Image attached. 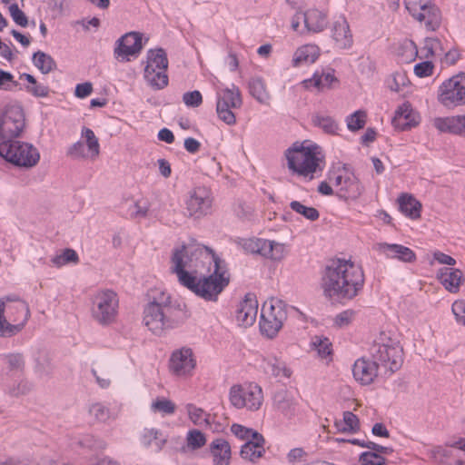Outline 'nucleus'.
Instances as JSON below:
<instances>
[{"label":"nucleus","instance_id":"nucleus-1","mask_svg":"<svg viewBox=\"0 0 465 465\" xmlns=\"http://www.w3.org/2000/svg\"><path fill=\"white\" fill-rule=\"evenodd\" d=\"M171 262L180 284L205 301L216 302L229 283L222 260L211 248L196 242L174 248Z\"/></svg>","mask_w":465,"mask_h":465},{"label":"nucleus","instance_id":"nucleus-2","mask_svg":"<svg viewBox=\"0 0 465 465\" xmlns=\"http://www.w3.org/2000/svg\"><path fill=\"white\" fill-rule=\"evenodd\" d=\"M364 272L350 260L337 259L326 267L322 277L324 295L334 301H351L363 289Z\"/></svg>","mask_w":465,"mask_h":465},{"label":"nucleus","instance_id":"nucleus-3","mask_svg":"<svg viewBox=\"0 0 465 465\" xmlns=\"http://www.w3.org/2000/svg\"><path fill=\"white\" fill-rule=\"evenodd\" d=\"M143 322L157 336L178 327L181 322L180 311L171 303L170 296L162 292L143 308Z\"/></svg>","mask_w":465,"mask_h":465},{"label":"nucleus","instance_id":"nucleus-4","mask_svg":"<svg viewBox=\"0 0 465 465\" xmlns=\"http://www.w3.org/2000/svg\"><path fill=\"white\" fill-rule=\"evenodd\" d=\"M288 168L304 178L313 179L325 166L322 147L316 143L305 146L295 143L285 153Z\"/></svg>","mask_w":465,"mask_h":465},{"label":"nucleus","instance_id":"nucleus-5","mask_svg":"<svg viewBox=\"0 0 465 465\" xmlns=\"http://www.w3.org/2000/svg\"><path fill=\"white\" fill-rule=\"evenodd\" d=\"M370 355L378 366L394 372L403 362L402 348L398 340L391 338L386 332H381L374 340L370 349Z\"/></svg>","mask_w":465,"mask_h":465},{"label":"nucleus","instance_id":"nucleus-6","mask_svg":"<svg viewBox=\"0 0 465 465\" xmlns=\"http://www.w3.org/2000/svg\"><path fill=\"white\" fill-rule=\"evenodd\" d=\"M30 317L26 302L16 300L15 303L5 306L0 299V336L11 337L19 332Z\"/></svg>","mask_w":465,"mask_h":465},{"label":"nucleus","instance_id":"nucleus-7","mask_svg":"<svg viewBox=\"0 0 465 465\" xmlns=\"http://www.w3.org/2000/svg\"><path fill=\"white\" fill-rule=\"evenodd\" d=\"M0 156L15 166L25 168L36 165L40 159V153L33 144L17 139L0 143Z\"/></svg>","mask_w":465,"mask_h":465},{"label":"nucleus","instance_id":"nucleus-8","mask_svg":"<svg viewBox=\"0 0 465 465\" xmlns=\"http://www.w3.org/2000/svg\"><path fill=\"white\" fill-rule=\"evenodd\" d=\"M287 319L286 304L277 299L266 301L261 310V331L269 338H273Z\"/></svg>","mask_w":465,"mask_h":465},{"label":"nucleus","instance_id":"nucleus-9","mask_svg":"<svg viewBox=\"0 0 465 465\" xmlns=\"http://www.w3.org/2000/svg\"><path fill=\"white\" fill-rule=\"evenodd\" d=\"M118 304L116 292L112 290L99 291L92 297V316L101 325H108L116 318Z\"/></svg>","mask_w":465,"mask_h":465},{"label":"nucleus","instance_id":"nucleus-10","mask_svg":"<svg viewBox=\"0 0 465 465\" xmlns=\"http://www.w3.org/2000/svg\"><path fill=\"white\" fill-rule=\"evenodd\" d=\"M25 125V114L19 105H7L0 114V143H11L20 137Z\"/></svg>","mask_w":465,"mask_h":465},{"label":"nucleus","instance_id":"nucleus-11","mask_svg":"<svg viewBox=\"0 0 465 465\" xmlns=\"http://www.w3.org/2000/svg\"><path fill=\"white\" fill-rule=\"evenodd\" d=\"M229 399L233 407L246 408L253 411L262 406L263 393L262 388L256 383L233 385L230 389Z\"/></svg>","mask_w":465,"mask_h":465},{"label":"nucleus","instance_id":"nucleus-12","mask_svg":"<svg viewBox=\"0 0 465 465\" xmlns=\"http://www.w3.org/2000/svg\"><path fill=\"white\" fill-rule=\"evenodd\" d=\"M242 100L241 92L235 84L231 87L219 89L216 92V113L218 118L228 125L236 124V117L233 109L242 106Z\"/></svg>","mask_w":465,"mask_h":465},{"label":"nucleus","instance_id":"nucleus-13","mask_svg":"<svg viewBox=\"0 0 465 465\" xmlns=\"http://www.w3.org/2000/svg\"><path fill=\"white\" fill-rule=\"evenodd\" d=\"M438 100L448 108L465 105V73L445 80L440 86Z\"/></svg>","mask_w":465,"mask_h":465},{"label":"nucleus","instance_id":"nucleus-14","mask_svg":"<svg viewBox=\"0 0 465 465\" xmlns=\"http://www.w3.org/2000/svg\"><path fill=\"white\" fill-rule=\"evenodd\" d=\"M196 367V359L189 347L174 350L169 360V370L177 377L185 378L193 375Z\"/></svg>","mask_w":465,"mask_h":465},{"label":"nucleus","instance_id":"nucleus-15","mask_svg":"<svg viewBox=\"0 0 465 465\" xmlns=\"http://www.w3.org/2000/svg\"><path fill=\"white\" fill-rule=\"evenodd\" d=\"M213 196L211 190L199 186L193 190L186 202V209L190 216L200 218L211 213Z\"/></svg>","mask_w":465,"mask_h":465},{"label":"nucleus","instance_id":"nucleus-16","mask_svg":"<svg viewBox=\"0 0 465 465\" xmlns=\"http://www.w3.org/2000/svg\"><path fill=\"white\" fill-rule=\"evenodd\" d=\"M142 48V35L129 32L116 41L114 54L120 61H129V56H136Z\"/></svg>","mask_w":465,"mask_h":465},{"label":"nucleus","instance_id":"nucleus-17","mask_svg":"<svg viewBox=\"0 0 465 465\" xmlns=\"http://www.w3.org/2000/svg\"><path fill=\"white\" fill-rule=\"evenodd\" d=\"M456 450L465 451V439L461 438L450 446H436L430 450V457L439 465H465L464 460L456 457Z\"/></svg>","mask_w":465,"mask_h":465},{"label":"nucleus","instance_id":"nucleus-18","mask_svg":"<svg viewBox=\"0 0 465 465\" xmlns=\"http://www.w3.org/2000/svg\"><path fill=\"white\" fill-rule=\"evenodd\" d=\"M258 313V301L255 294L246 293L244 299L239 303L236 310V320L242 326H251L256 320Z\"/></svg>","mask_w":465,"mask_h":465},{"label":"nucleus","instance_id":"nucleus-19","mask_svg":"<svg viewBox=\"0 0 465 465\" xmlns=\"http://www.w3.org/2000/svg\"><path fill=\"white\" fill-rule=\"evenodd\" d=\"M263 372L278 381L290 379L292 371L287 367L286 363L274 356L264 357L261 363Z\"/></svg>","mask_w":465,"mask_h":465},{"label":"nucleus","instance_id":"nucleus-20","mask_svg":"<svg viewBox=\"0 0 465 465\" xmlns=\"http://www.w3.org/2000/svg\"><path fill=\"white\" fill-rule=\"evenodd\" d=\"M417 9L418 14L422 16L413 17L415 20L423 23L429 30L434 31L439 27L441 20L440 12L431 0H423Z\"/></svg>","mask_w":465,"mask_h":465},{"label":"nucleus","instance_id":"nucleus-21","mask_svg":"<svg viewBox=\"0 0 465 465\" xmlns=\"http://www.w3.org/2000/svg\"><path fill=\"white\" fill-rule=\"evenodd\" d=\"M378 367L373 360L358 359L352 366L353 377L362 385L371 384L377 376Z\"/></svg>","mask_w":465,"mask_h":465},{"label":"nucleus","instance_id":"nucleus-22","mask_svg":"<svg viewBox=\"0 0 465 465\" xmlns=\"http://www.w3.org/2000/svg\"><path fill=\"white\" fill-rule=\"evenodd\" d=\"M392 124L396 129L409 130L419 124V116L409 103H404L396 110Z\"/></svg>","mask_w":465,"mask_h":465},{"label":"nucleus","instance_id":"nucleus-23","mask_svg":"<svg viewBox=\"0 0 465 465\" xmlns=\"http://www.w3.org/2000/svg\"><path fill=\"white\" fill-rule=\"evenodd\" d=\"M331 37L337 47L341 49H349L352 46L353 37L350 30V25L343 16L339 17L333 22Z\"/></svg>","mask_w":465,"mask_h":465},{"label":"nucleus","instance_id":"nucleus-24","mask_svg":"<svg viewBox=\"0 0 465 465\" xmlns=\"http://www.w3.org/2000/svg\"><path fill=\"white\" fill-rule=\"evenodd\" d=\"M209 451L213 459V465H230L232 450L230 443L223 439L217 438L209 444Z\"/></svg>","mask_w":465,"mask_h":465},{"label":"nucleus","instance_id":"nucleus-25","mask_svg":"<svg viewBox=\"0 0 465 465\" xmlns=\"http://www.w3.org/2000/svg\"><path fill=\"white\" fill-rule=\"evenodd\" d=\"M379 251L387 258L397 259L403 262H413L416 261L415 252L401 244L383 242L379 245Z\"/></svg>","mask_w":465,"mask_h":465},{"label":"nucleus","instance_id":"nucleus-26","mask_svg":"<svg viewBox=\"0 0 465 465\" xmlns=\"http://www.w3.org/2000/svg\"><path fill=\"white\" fill-rule=\"evenodd\" d=\"M363 186L353 172L345 170L342 185L338 195L343 199H357L361 195Z\"/></svg>","mask_w":465,"mask_h":465},{"label":"nucleus","instance_id":"nucleus-27","mask_svg":"<svg viewBox=\"0 0 465 465\" xmlns=\"http://www.w3.org/2000/svg\"><path fill=\"white\" fill-rule=\"evenodd\" d=\"M140 441L145 449L160 452L167 442V436L161 430L145 428L141 434Z\"/></svg>","mask_w":465,"mask_h":465},{"label":"nucleus","instance_id":"nucleus-28","mask_svg":"<svg viewBox=\"0 0 465 465\" xmlns=\"http://www.w3.org/2000/svg\"><path fill=\"white\" fill-rule=\"evenodd\" d=\"M273 407L287 418L296 413V401L287 390L277 391L272 396Z\"/></svg>","mask_w":465,"mask_h":465},{"label":"nucleus","instance_id":"nucleus-29","mask_svg":"<svg viewBox=\"0 0 465 465\" xmlns=\"http://www.w3.org/2000/svg\"><path fill=\"white\" fill-rule=\"evenodd\" d=\"M334 82H337L334 70L328 68L315 71L311 78L303 81V84L306 88L313 86L318 90H323L330 88Z\"/></svg>","mask_w":465,"mask_h":465},{"label":"nucleus","instance_id":"nucleus-30","mask_svg":"<svg viewBox=\"0 0 465 465\" xmlns=\"http://www.w3.org/2000/svg\"><path fill=\"white\" fill-rule=\"evenodd\" d=\"M320 55L319 47L315 45H304L299 47L293 54L292 65L299 67L313 64Z\"/></svg>","mask_w":465,"mask_h":465},{"label":"nucleus","instance_id":"nucleus-31","mask_svg":"<svg viewBox=\"0 0 465 465\" xmlns=\"http://www.w3.org/2000/svg\"><path fill=\"white\" fill-rule=\"evenodd\" d=\"M462 272L459 269L442 268L439 271L438 278L440 283L450 292H457L462 282Z\"/></svg>","mask_w":465,"mask_h":465},{"label":"nucleus","instance_id":"nucleus-32","mask_svg":"<svg viewBox=\"0 0 465 465\" xmlns=\"http://www.w3.org/2000/svg\"><path fill=\"white\" fill-rule=\"evenodd\" d=\"M305 29L308 32L320 33L323 31L328 24L326 15L318 9H309L304 12Z\"/></svg>","mask_w":465,"mask_h":465},{"label":"nucleus","instance_id":"nucleus-33","mask_svg":"<svg viewBox=\"0 0 465 465\" xmlns=\"http://www.w3.org/2000/svg\"><path fill=\"white\" fill-rule=\"evenodd\" d=\"M399 209L407 217L417 219L420 216V203L411 195L402 194L398 199Z\"/></svg>","mask_w":465,"mask_h":465},{"label":"nucleus","instance_id":"nucleus-34","mask_svg":"<svg viewBox=\"0 0 465 465\" xmlns=\"http://www.w3.org/2000/svg\"><path fill=\"white\" fill-rule=\"evenodd\" d=\"M167 69H144V79L154 90H162L168 85Z\"/></svg>","mask_w":465,"mask_h":465},{"label":"nucleus","instance_id":"nucleus-35","mask_svg":"<svg viewBox=\"0 0 465 465\" xmlns=\"http://www.w3.org/2000/svg\"><path fill=\"white\" fill-rule=\"evenodd\" d=\"M312 121L314 126L320 128L323 133L327 134H337L338 131L340 130V126L337 121L333 117L327 114H316L312 116Z\"/></svg>","mask_w":465,"mask_h":465},{"label":"nucleus","instance_id":"nucleus-36","mask_svg":"<svg viewBox=\"0 0 465 465\" xmlns=\"http://www.w3.org/2000/svg\"><path fill=\"white\" fill-rule=\"evenodd\" d=\"M146 59L144 69H167L168 67L167 54L163 48L150 49L147 52Z\"/></svg>","mask_w":465,"mask_h":465},{"label":"nucleus","instance_id":"nucleus-37","mask_svg":"<svg viewBox=\"0 0 465 465\" xmlns=\"http://www.w3.org/2000/svg\"><path fill=\"white\" fill-rule=\"evenodd\" d=\"M238 244L246 252L252 254H260L263 257V252L266 253V248L269 246V240L259 238H243L238 241Z\"/></svg>","mask_w":465,"mask_h":465},{"label":"nucleus","instance_id":"nucleus-38","mask_svg":"<svg viewBox=\"0 0 465 465\" xmlns=\"http://www.w3.org/2000/svg\"><path fill=\"white\" fill-rule=\"evenodd\" d=\"M32 63L44 74H49L56 67L54 58L42 51L34 53Z\"/></svg>","mask_w":465,"mask_h":465},{"label":"nucleus","instance_id":"nucleus-39","mask_svg":"<svg viewBox=\"0 0 465 465\" xmlns=\"http://www.w3.org/2000/svg\"><path fill=\"white\" fill-rule=\"evenodd\" d=\"M335 426L341 432L354 433L360 430V421L354 413L348 411L343 412L342 421H335Z\"/></svg>","mask_w":465,"mask_h":465},{"label":"nucleus","instance_id":"nucleus-40","mask_svg":"<svg viewBox=\"0 0 465 465\" xmlns=\"http://www.w3.org/2000/svg\"><path fill=\"white\" fill-rule=\"evenodd\" d=\"M249 89L251 95L259 103L267 104L270 100V94L266 91L263 81L260 78H255L250 81Z\"/></svg>","mask_w":465,"mask_h":465},{"label":"nucleus","instance_id":"nucleus-41","mask_svg":"<svg viewBox=\"0 0 465 465\" xmlns=\"http://www.w3.org/2000/svg\"><path fill=\"white\" fill-rule=\"evenodd\" d=\"M0 360L6 364L10 371H23L25 369V357L20 352L3 353Z\"/></svg>","mask_w":465,"mask_h":465},{"label":"nucleus","instance_id":"nucleus-42","mask_svg":"<svg viewBox=\"0 0 465 465\" xmlns=\"http://www.w3.org/2000/svg\"><path fill=\"white\" fill-rule=\"evenodd\" d=\"M433 126L440 132L455 135L456 115L446 117H436L433 120Z\"/></svg>","mask_w":465,"mask_h":465},{"label":"nucleus","instance_id":"nucleus-43","mask_svg":"<svg viewBox=\"0 0 465 465\" xmlns=\"http://www.w3.org/2000/svg\"><path fill=\"white\" fill-rule=\"evenodd\" d=\"M78 444L82 448L87 449V450H89L91 451H94V452L104 450L107 447V443L105 442V440H104L100 438H95L93 435L83 436L79 440Z\"/></svg>","mask_w":465,"mask_h":465},{"label":"nucleus","instance_id":"nucleus-44","mask_svg":"<svg viewBox=\"0 0 465 465\" xmlns=\"http://www.w3.org/2000/svg\"><path fill=\"white\" fill-rule=\"evenodd\" d=\"M367 114L365 111L358 110L353 114L348 115L346 117V124L347 128L351 132H356L360 129H362L366 124Z\"/></svg>","mask_w":465,"mask_h":465},{"label":"nucleus","instance_id":"nucleus-45","mask_svg":"<svg viewBox=\"0 0 465 465\" xmlns=\"http://www.w3.org/2000/svg\"><path fill=\"white\" fill-rule=\"evenodd\" d=\"M265 452L264 447L257 448L253 443L246 441L241 449L240 455L242 459L256 461Z\"/></svg>","mask_w":465,"mask_h":465},{"label":"nucleus","instance_id":"nucleus-46","mask_svg":"<svg viewBox=\"0 0 465 465\" xmlns=\"http://www.w3.org/2000/svg\"><path fill=\"white\" fill-rule=\"evenodd\" d=\"M187 411L190 420L195 425L202 426L203 424H210L211 415L207 414L203 409L198 408L193 404H188Z\"/></svg>","mask_w":465,"mask_h":465},{"label":"nucleus","instance_id":"nucleus-47","mask_svg":"<svg viewBox=\"0 0 465 465\" xmlns=\"http://www.w3.org/2000/svg\"><path fill=\"white\" fill-rule=\"evenodd\" d=\"M290 207L293 212L302 215L304 218L312 222L316 221L320 216V213L317 209H315L314 207L305 206L304 204L298 201L291 202Z\"/></svg>","mask_w":465,"mask_h":465},{"label":"nucleus","instance_id":"nucleus-48","mask_svg":"<svg viewBox=\"0 0 465 465\" xmlns=\"http://www.w3.org/2000/svg\"><path fill=\"white\" fill-rule=\"evenodd\" d=\"M312 346L321 358H326L331 354V342L326 337L314 336Z\"/></svg>","mask_w":465,"mask_h":465},{"label":"nucleus","instance_id":"nucleus-49","mask_svg":"<svg viewBox=\"0 0 465 465\" xmlns=\"http://www.w3.org/2000/svg\"><path fill=\"white\" fill-rule=\"evenodd\" d=\"M398 54L403 57L404 62H412L418 54V49L413 41L406 39L400 44Z\"/></svg>","mask_w":465,"mask_h":465},{"label":"nucleus","instance_id":"nucleus-50","mask_svg":"<svg viewBox=\"0 0 465 465\" xmlns=\"http://www.w3.org/2000/svg\"><path fill=\"white\" fill-rule=\"evenodd\" d=\"M33 388L27 380H21L17 383L10 385L5 389V393L11 397H20L28 394Z\"/></svg>","mask_w":465,"mask_h":465},{"label":"nucleus","instance_id":"nucleus-51","mask_svg":"<svg viewBox=\"0 0 465 465\" xmlns=\"http://www.w3.org/2000/svg\"><path fill=\"white\" fill-rule=\"evenodd\" d=\"M187 446L194 450L202 448L206 443L205 435L198 430H191L186 436Z\"/></svg>","mask_w":465,"mask_h":465},{"label":"nucleus","instance_id":"nucleus-52","mask_svg":"<svg viewBox=\"0 0 465 465\" xmlns=\"http://www.w3.org/2000/svg\"><path fill=\"white\" fill-rule=\"evenodd\" d=\"M441 43L437 38H426L421 53L424 57L441 55Z\"/></svg>","mask_w":465,"mask_h":465},{"label":"nucleus","instance_id":"nucleus-53","mask_svg":"<svg viewBox=\"0 0 465 465\" xmlns=\"http://www.w3.org/2000/svg\"><path fill=\"white\" fill-rule=\"evenodd\" d=\"M361 465H385L386 459L381 454L372 451H364L360 455Z\"/></svg>","mask_w":465,"mask_h":465},{"label":"nucleus","instance_id":"nucleus-54","mask_svg":"<svg viewBox=\"0 0 465 465\" xmlns=\"http://www.w3.org/2000/svg\"><path fill=\"white\" fill-rule=\"evenodd\" d=\"M82 136L85 138L88 150L92 155L97 156L100 152V145L94 133L91 129L84 127L82 131Z\"/></svg>","mask_w":465,"mask_h":465},{"label":"nucleus","instance_id":"nucleus-55","mask_svg":"<svg viewBox=\"0 0 465 465\" xmlns=\"http://www.w3.org/2000/svg\"><path fill=\"white\" fill-rule=\"evenodd\" d=\"M266 253L263 252V257L272 260L279 261L284 256V245L280 242L269 240V246H267Z\"/></svg>","mask_w":465,"mask_h":465},{"label":"nucleus","instance_id":"nucleus-56","mask_svg":"<svg viewBox=\"0 0 465 465\" xmlns=\"http://www.w3.org/2000/svg\"><path fill=\"white\" fill-rule=\"evenodd\" d=\"M89 412L97 420L103 421V422L108 420L112 417V414H111L109 409L106 406H104L103 403H100V402L94 403L90 407Z\"/></svg>","mask_w":465,"mask_h":465},{"label":"nucleus","instance_id":"nucleus-57","mask_svg":"<svg viewBox=\"0 0 465 465\" xmlns=\"http://www.w3.org/2000/svg\"><path fill=\"white\" fill-rule=\"evenodd\" d=\"M150 204L146 200L134 203L129 208V213L133 218H144L149 211Z\"/></svg>","mask_w":465,"mask_h":465},{"label":"nucleus","instance_id":"nucleus-58","mask_svg":"<svg viewBox=\"0 0 465 465\" xmlns=\"http://www.w3.org/2000/svg\"><path fill=\"white\" fill-rule=\"evenodd\" d=\"M233 213L241 220H249L252 213L251 205L242 201H236L232 207Z\"/></svg>","mask_w":465,"mask_h":465},{"label":"nucleus","instance_id":"nucleus-59","mask_svg":"<svg viewBox=\"0 0 465 465\" xmlns=\"http://www.w3.org/2000/svg\"><path fill=\"white\" fill-rule=\"evenodd\" d=\"M152 410L163 414H173L175 411V405L170 400L158 399L152 403Z\"/></svg>","mask_w":465,"mask_h":465},{"label":"nucleus","instance_id":"nucleus-60","mask_svg":"<svg viewBox=\"0 0 465 465\" xmlns=\"http://www.w3.org/2000/svg\"><path fill=\"white\" fill-rule=\"evenodd\" d=\"M25 92L37 98H45L49 94V87L44 84L36 82L32 85H25Z\"/></svg>","mask_w":465,"mask_h":465},{"label":"nucleus","instance_id":"nucleus-61","mask_svg":"<svg viewBox=\"0 0 465 465\" xmlns=\"http://www.w3.org/2000/svg\"><path fill=\"white\" fill-rule=\"evenodd\" d=\"M183 102L187 107H199L203 103L202 94L197 90L186 92L183 94Z\"/></svg>","mask_w":465,"mask_h":465},{"label":"nucleus","instance_id":"nucleus-62","mask_svg":"<svg viewBox=\"0 0 465 465\" xmlns=\"http://www.w3.org/2000/svg\"><path fill=\"white\" fill-rule=\"evenodd\" d=\"M9 12L15 24L23 27H25L27 25V17L25 15V13L19 8L17 4H12L9 6Z\"/></svg>","mask_w":465,"mask_h":465},{"label":"nucleus","instance_id":"nucleus-63","mask_svg":"<svg viewBox=\"0 0 465 465\" xmlns=\"http://www.w3.org/2000/svg\"><path fill=\"white\" fill-rule=\"evenodd\" d=\"M18 83L14 80V75L6 71L0 70V89L5 91L16 87Z\"/></svg>","mask_w":465,"mask_h":465},{"label":"nucleus","instance_id":"nucleus-64","mask_svg":"<svg viewBox=\"0 0 465 465\" xmlns=\"http://www.w3.org/2000/svg\"><path fill=\"white\" fill-rule=\"evenodd\" d=\"M354 316H355L354 311L345 310L335 316L334 323L336 326H338L340 328H343L345 326H348L351 322Z\"/></svg>","mask_w":465,"mask_h":465}]
</instances>
